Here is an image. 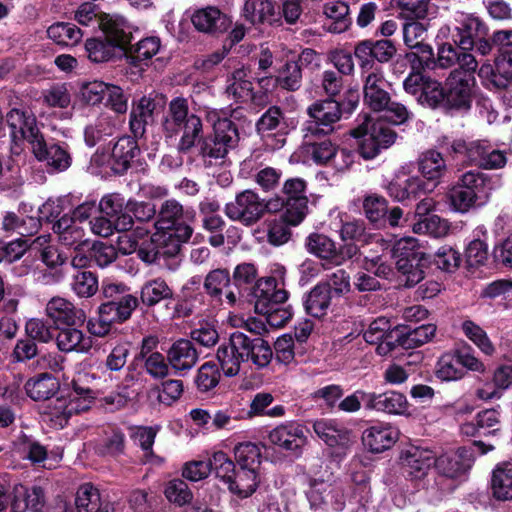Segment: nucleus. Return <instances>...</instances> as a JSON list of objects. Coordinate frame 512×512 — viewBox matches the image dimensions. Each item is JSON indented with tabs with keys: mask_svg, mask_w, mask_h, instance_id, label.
<instances>
[{
	"mask_svg": "<svg viewBox=\"0 0 512 512\" xmlns=\"http://www.w3.org/2000/svg\"><path fill=\"white\" fill-rule=\"evenodd\" d=\"M14 139H25L37 160L45 162L55 172H62L71 166L72 158L65 142H47L40 132L36 117L28 111L12 109L6 118Z\"/></svg>",
	"mask_w": 512,
	"mask_h": 512,
	"instance_id": "nucleus-1",
	"label": "nucleus"
},
{
	"mask_svg": "<svg viewBox=\"0 0 512 512\" xmlns=\"http://www.w3.org/2000/svg\"><path fill=\"white\" fill-rule=\"evenodd\" d=\"M217 360L227 377L239 373L242 363L251 362L262 369L269 365L273 351L269 343L260 336H249L243 332H233L227 343L217 349Z\"/></svg>",
	"mask_w": 512,
	"mask_h": 512,
	"instance_id": "nucleus-2",
	"label": "nucleus"
},
{
	"mask_svg": "<svg viewBox=\"0 0 512 512\" xmlns=\"http://www.w3.org/2000/svg\"><path fill=\"white\" fill-rule=\"evenodd\" d=\"M196 219V212L192 207H184L176 199L165 200L157 214L154 227L157 233L153 241L172 240L173 250H178L180 243L187 242L193 233L191 224Z\"/></svg>",
	"mask_w": 512,
	"mask_h": 512,
	"instance_id": "nucleus-3",
	"label": "nucleus"
},
{
	"mask_svg": "<svg viewBox=\"0 0 512 512\" xmlns=\"http://www.w3.org/2000/svg\"><path fill=\"white\" fill-rule=\"evenodd\" d=\"M162 125L167 137L180 135L177 147L182 153L189 152L203 133L201 118L189 111L188 100L183 97H176L170 101Z\"/></svg>",
	"mask_w": 512,
	"mask_h": 512,
	"instance_id": "nucleus-4",
	"label": "nucleus"
},
{
	"mask_svg": "<svg viewBox=\"0 0 512 512\" xmlns=\"http://www.w3.org/2000/svg\"><path fill=\"white\" fill-rule=\"evenodd\" d=\"M385 85L386 80L380 69L369 72L364 79V102L372 111L384 112L385 118L391 123L403 124L410 118L411 113L405 105L391 100Z\"/></svg>",
	"mask_w": 512,
	"mask_h": 512,
	"instance_id": "nucleus-5",
	"label": "nucleus"
},
{
	"mask_svg": "<svg viewBox=\"0 0 512 512\" xmlns=\"http://www.w3.org/2000/svg\"><path fill=\"white\" fill-rule=\"evenodd\" d=\"M239 142L238 128L234 122H221L216 132L198 141L199 155L205 167L221 166L225 163L229 151Z\"/></svg>",
	"mask_w": 512,
	"mask_h": 512,
	"instance_id": "nucleus-6",
	"label": "nucleus"
},
{
	"mask_svg": "<svg viewBox=\"0 0 512 512\" xmlns=\"http://www.w3.org/2000/svg\"><path fill=\"white\" fill-rule=\"evenodd\" d=\"M351 135L360 138L359 153L365 159L375 158L383 149L389 148L396 139V133L382 122L371 124L368 115L363 116V122L351 130Z\"/></svg>",
	"mask_w": 512,
	"mask_h": 512,
	"instance_id": "nucleus-7",
	"label": "nucleus"
},
{
	"mask_svg": "<svg viewBox=\"0 0 512 512\" xmlns=\"http://www.w3.org/2000/svg\"><path fill=\"white\" fill-rule=\"evenodd\" d=\"M138 306L135 296H125L120 301H107L98 308V317L87 321L88 331L97 337L106 336L113 324L128 320Z\"/></svg>",
	"mask_w": 512,
	"mask_h": 512,
	"instance_id": "nucleus-8",
	"label": "nucleus"
},
{
	"mask_svg": "<svg viewBox=\"0 0 512 512\" xmlns=\"http://www.w3.org/2000/svg\"><path fill=\"white\" fill-rule=\"evenodd\" d=\"M331 259V263L339 265L344 259L343 256L336 254L334 243L322 237V261ZM326 264L322 262V295L326 293L331 299L339 297L349 291V276L341 268H326Z\"/></svg>",
	"mask_w": 512,
	"mask_h": 512,
	"instance_id": "nucleus-9",
	"label": "nucleus"
},
{
	"mask_svg": "<svg viewBox=\"0 0 512 512\" xmlns=\"http://www.w3.org/2000/svg\"><path fill=\"white\" fill-rule=\"evenodd\" d=\"M427 36V27L421 22L411 21L403 26L404 43L415 52L406 55L414 69L432 68L434 66V53L429 44L424 43Z\"/></svg>",
	"mask_w": 512,
	"mask_h": 512,
	"instance_id": "nucleus-10",
	"label": "nucleus"
},
{
	"mask_svg": "<svg viewBox=\"0 0 512 512\" xmlns=\"http://www.w3.org/2000/svg\"><path fill=\"white\" fill-rule=\"evenodd\" d=\"M224 213L232 221L252 226L263 217V199L252 190H244L225 205Z\"/></svg>",
	"mask_w": 512,
	"mask_h": 512,
	"instance_id": "nucleus-11",
	"label": "nucleus"
},
{
	"mask_svg": "<svg viewBox=\"0 0 512 512\" xmlns=\"http://www.w3.org/2000/svg\"><path fill=\"white\" fill-rule=\"evenodd\" d=\"M478 77L482 85L489 90H503L512 82V51H502L494 58L481 63Z\"/></svg>",
	"mask_w": 512,
	"mask_h": 512,
	"instance_id": "nucleus-12",
	"label": "nucleus"
},
{
	"mask_svg": "<svg viewBox=\"0 0 512 512\" xmlns=\"http://www.w3.org/2000/svg\"><path fill=\"white\" fill-rule=\"evenodd\" d=\"M165 106V97L150 93L143 95L134 102L130 111L129 127L134 137H143L147 125L154 122L155 114H158Z\"/></svg>",
	"mask_w": 512,
	"mask_h": 512,
	"instance_id": "nucleus-13",
	"label": "nucleus"
},
{
	"mask_svg": "<svg viewBox=\"0 0 512 512\" xmlns=\"http://www.w3.org/2000/svg\"><path fill=\"white\" fill-rule=\"evenodd\" d=\"M277 271L280 273V280L275 277H266L259 279L256 283L254 293L257 313H267L268 307L281 305L288 299L283 281L284 267H278Z\"/></svg>",
	"mask_w": 512,
	"mask_h": 512,
	"instance_id": "nucleus-14",
	"label": "nucleus"
},
{
	"mask_svg": "<svg viewBox=\"0 0 512 512\" xmlns=\"http://www.w3.org/2000/svg\"><path fill=\"white\" fill-rule=\"evenodd\" d=\"M452 25L456 32L452 37L460 50L472 47L479 37L488 36L489 30L486 24L471 13L456 11L453 14Z\"/></svg>",
	"mask_w": 512,
	"mask_h": 512,
	"instance_id": "nucleus-15",
	"label": "nucleus"
},
{
	"mask_svg": "<svg viewBox=\"0 0 512 512\" xmlns=\"http://www.w3.org/2000/svg\"><path fill=\"white\" fill-rule=\"evenodd\" d=\"M310 117L303 125V143L301 152L305 159L320 164V102H315L307 110Z\"/></svg>",
	"mask_w": 512,
	"mask_h": 512,
	"instance_id": "nucleus-16",
	"label": "nucleus"
},
{
	"mask_svg": "<svg viewBox=\"0 0 512 512\" xmlns=\"http://www.w3.org/2000/svg\"><path fill=\"white\" fill-rule=\"evenodd\" d=\"M132 28V25L123 16L108 13L103 15V21L99 27L104 38L123 51H127L131 42Z\"/></svg>",
	"mask_w": 512,
	"mask_h": 512,
	"instance_id": "nucleus-17",
	"label": "nucleus"
},
{
	"mask_svg": "<svg viewBox=\"0 0 512 512\" xmlns=\"http://www.w3.org/2000/svg\"><path fill=\"white\" fill-rule=\"evenodd\" d=\"M268 438L273 445L296 454L307 441L304 427L296 422H287L275 427L270 431Z\"/></svg>",
	"mask_w": 512,
	"mask_h": 512,
	"instance_id": "nucleus-18",
	"label": "nucleus"
},
{
	"mask_svg": "<svg viewBox=\"0 0 512 512\" xmlns=\"http://www.w3.org/2000/svg\"><path fill=\"white\" fill-rule=\"evenodd\" d=\"M199 354L192 341L178 339L167 350V361L176 375L184 376L197 363Z\"/></svg>",
	"mask_w": 512,
	"mask_h": 512,
	"instance_id": "nucleus-19",
	"label": "nucleus"
},
{
	"mask_svg": "<svg viewBox=\"0 0 512 512\" xmlns=\"http://www.w3.org/2000/svg\"><path fill=\"white\" fill-rule=\"evenodd\" d=\"M475 82V77H464L460 70H452L446 79L447 102L457 108H468Z\"/></svg>",
	"mask_w": 512,
	"mask_h": 512,
	"instance_id": "nucleus-20",
	"label": "nucleus"
},
{
	"mask_svg": "<svg viewBox=\"0 0 512 512\" xmlns=\"http://www.w3.org/2000/svg\"><path fill=\"white\" fill-rule=\"evenodd\" d=\"M436 463L433 451L425 448L411 447L401 457L404 473L412 479H421Z\"/></svg>",
	"mask_w": 512,
	"mask_h": 512,
	"instance_id": "nucleus-21",
	"label": "nucleus"
},
{
	"mask_svg": "<svg viewBox=\"0 0 512 512\" xmlns=\"http://www.w3.org/2000/svg\"><path fill=\"white\" fill-rule=\"evenodd\" d=\"M46 314L56 325L74 326L86 320L83 309L76 308L72 302L59 296L48 301Z\"/></svg>",
	"mask_w": 512,
	"mask_h": 512,
	"instance_id": "nucleus-22",
	"label": "nucleus"
},
{
	"mask_svg": "<svg viewBox=\"0 0 512 512\" xmlns=\"http://www.w3.org/2000/svg\"><path fill=\"white\" fill-rule=\"evenodd\" d=\"M399 431L388 423H375L366 428L363 443L371 452L380 453L391 448L398 440Z\"/></svg>",
	"mask_w": 512,
	"mask_h": 512,
	"instance_id": "nucleus-23",
	"label": "nucleus"
},
{
	"mask_svg": "<svg viewBox=\"0 0 512 512\" xmlns=\"http://www.w3.org/2000/svg\"><path fill=\"white\" fill-rule=\"evenodd\" d=\"M498 180L478 170H470L461 175L458 183L486 204L492 192L498 187Z\"/></svg>",
	"mask_w": 512,
	"mask_h": 512,
	"instance_id": "nucleus-24",
	"label": "nucleus"
},
{
	"mask_svg": "<svg viewBox=\"0 0 512 512\" xmlns=\"http://www.w3.org/2000/svg\"><path fill=\"white\" fill-rule=\"evenodd\" d=\"M80 412H85V406L78 405L69 396L51 397L44 409V415L57 428H63L74 414Z\"/></svg>",
	"mask_w": 512,
	"mask_h": 512,
	"instance_id": "nucleus-25",
	"label": "nucleus"
},
{
	"mask_svg": "<svg viewBox=\"0 0 512 512\" xmlns=\"http://www.w3.org/2000/svg\"><path fill=\"white\" fill-rule=\"evenodd\" d=\"M138 137L124 136L117 140L109 158V167L116 174H123L130 167L131 161L140 153Z\"/></svg>",
	"mask_w": 512,
	"mask_h": 512,
	"instance_id": "nucleus-26",
	"label": "nucleus"
},
{
	"mask_svg": "<svg viewBox=\"0 0 512 512\" xmlns=\"http://www.w3.org/2000/svg\"><path fill=\"white\" fill-rule=\"evenodd\" d=\"M472 453L462 447L455 452L441 455L436 459V468L445 476L456 478L465 474L472 466Z\"/></svg>",
	"mask_w": 512,
	"mask_h": 512,
	"instance_id": "nucleus-27",
	"label": "nucleus"
},
{
	"mask_svg": "<svg viewBox=\"0 0 512 512\" xmlns=\"http://www.w3.org/2000/svg\"><path fill=\"white\" fill-rule=\"evenodd\" d=\"M352 23L349 6L342 1L325 4L322 29L329 33L341 34L347 31Z\"/></svg>",
	"mask_w": 512,
	"mask_h": 512,
	"instance_id": "nucleus-28",
	"label": "nucleus"
},
{
	"mask_svg": "<svg viewBox=\"0 0 512 512\" xmlns=\"http://www.w3.org/2000/svg\"><path fill=\"white\" fill-rule=\"evenodd\" d=\"M191 21L198 31L205 33L223 32L227 30L231 24L227 15L215 7H206L197 10L192 15Z\"/></svg>",
	"mask_w": 512,
	"mask_h": 512,
	"instance_id": "nucleus-29",
	"label": "nucleus"
},
{
	"mask_svg": "<svg viewBox=\"0 0 512 512\" xmlns=\"http://www.w3.org/2000/svg\"><path fill=\"white\" fill-rule=\"evenodd\" d=\"M56 344L62 352L87 353L92 348L93 342L90 336L73 326L62 328L56 335Z\"/></svg>",
	"mask_w": 512,
	"mask_h": 512,
	"instance_id": "nucleus-30",
	"label": "nucleus"
},
{
	"mask_svg": "<svg viewBox=\"0 0 512 512\" xmlns=\"http://www.w3.org/2000/svg\"><path fill=\"white\" fill-rule=\"evenodd\" d=\"M491 494L497 501L512 500V463L502 462L492 471Z\"/></svg>",
	"mask_w": 512,
	"mask_h": 512,
	"instance_id": "nucleus-31",
	"label": "nucleus"
},
{
	"mask_svg": "<svg viewBox=\"0 0 512 512\" xmlns=\"http://www.w3.org/2000/svg\"><path fill=\"white\" fill-rule=\"evenodd\" d=\"M15 497L11 503V512H25L30 509L32 512H41L45 504L42 488L34 486L31 489L23 485L14 488Z\"/></svg>",
	"mask_w": 512,
	"mask_h": 512,
	"instance_id": "nucleus-32",
	"label": "nucleus"
},
{
	"mask_svg": "<svg viewBox=\"0 0 512 512\" xmlns=\"http://www.w3.org/2000/svg\"><path fill=\"white\" fill-rule=\"evenodd\" d=\"M249 70L244 67L236 69L227 78L225 92L236 102H247L253 99V84Z\"/></svg>",
	"mask_w": 512,
	"mask_h": 512,
	"instance_id": "nucleus-33",
	"label": "nucleus"
},
{
	"mask_svg": "<svg viewBox=\"0 0 512 512\" xmlns=\"http://www.w3.org/2000/svg\"><path fill=\"white\" fill-rule=\"evenodd\" d=\"M59 382L49 373L30 378L25 383L26 394L34 401H48L59 390Z\"/></svg>",
	"mask_w": 512,
	"mask_h": 512,
	"instance_id": "nucleus-34",
	"label": "nucleus"
},
{
	"mask_svg": "<svg viewBox=\"0 0 512 512\" xmlns=\"http://www.w3.org/2000/svg\"><path fill=\"white\" fill-rule=\"evenodd\" d=\"M368 399L370 400V409L373 410L389 414H403L408 409V401L405 395L396 391L380 394L371 392Z\"/></svg>",
	"mask_w": 512,
	"mask_h": 512,
	"instance_id": "nucleus-35",
	"label": "nucleus"
},
{
	"mask_svg": "<svg viewBox=\"0 0 512 512\" xmlns=\"http://www.w3.org/2000/svg\"><path fill=\"white\" fill-rule=\"evenodd\" d=\"M258 484V473L254 468L239 467L233 473L227 486L231 493L240 498H247L256 491Z\"/></svg>",
	"mask_w": 512,
	"mask_h": 512,
	"instance_id": "nucleus-36",
	"label": "nucleus"
},
{
	"mask_svg": "<svg viewBox=\"0 0 512 512\" xmlns=\"http://www.w3.org/2000/svg\"><path fill=\"white\" fill-rule=\"evenodd\" d=\"M53 230L58 234V239L64 246L67 247H81L84 243V229L67 215L58 219L54 225Z\"/></svg>",
	"mask_w": 512,
	"mask_h": 512,
	"instance_id": "nucleus-37",
	"label": "nucleus"
},
{
	"mask_svg": "<svg viewBox=\"0 0 512 512\" xmlns=\"http://www.w3.org/2000/svg\"><path fill=\"white\" fill-rule=\"evenodd\" d=\"M173 298V290L163 278L147 280L141 287L140 299L147 307Z\"/></svg>",
	"mask_w": 512,
	"mask_h": 512,
	"instance_id": "nucleus-38",
	"label": "nucleus"
},
{
	"mask_svg": "<svg viewBox=\"0 0 512 512\" xmlns=\"http://www.w3.org/2000/svg\"><path fill=\"white\" fill-rule=\"evenodd\" d=\"M419 172L428 181L436 183L445 175L447 165L441 153L435 150H429L423 153L419 158Z\"/></svg>",
	"mask_w": 512,
	"mask_h": 512,
	"instance_id": "nucleus-39",
	"label": "nucleus"
},
{
	"mask_svg": "<svg viewBox=\"0 0 512 512\" xmlns=\"http://www.w3.org/2000/svg\"><path fill=\"white\" fill-rule=\"evenodd\" d=\"M246 20L252 24L277 21L275 7L271 0H247L243 8Z\"/></svg>",
	"mask_w": 512,
	"mask_h": 512,
	"instance_id": "nucleus-40",
	"label": "nucleus"
},
{
	"mask_svg": "<svg viewBox=\"0 0 512 512\" xmlns=\"http://www.w3.org/2000/svg\"><path fill=\"white\" fill-rule=\"evenodd\" d=\"M41 222L37 217L20 218L14 212H6L2 220V230L7 233H17L26 237L37 233Z\"/></svg>",
	"mask_w": 512,
	"mask_h": 512,
	"instance_id": "nucleus-41",
	"label": "nucleus"
},
{
	"mask_svg": "<svg viewBox=\"0 0 512 512\" xmlns=\"http://www.w3.org/2000/svg\"><path fill=\"white\" fill-rule=\"evenodd\" d=\"M322 441L327 446L326 453L333 458L342 457L351 442L347 431L328 426L322 428Z\"/></svg>",
	"mask_w": 512,
	"mask_h": 512,
	"instance_id": "nucleus-42",
	"label": "nucleus"
},
{
	"mask_svg": "<svg viewBox=\"0 0 512 512\" xmlns=\"http://www.w3.org/2000/svg\"><path fill=\"white\" fill-rule=\"evenodd\" d=\"M92 232L101 237H108L113 234L114 230L119 232L128 231L132 228L133 222L130 215H125L117 219L107 216L94 218L89 222Z\"/></svg>",
	"mask_w": 512,
	"mask_h": 512,
	"instance_id": "nucleus-43",
	"label": "nucleus"
},
{
	"mask_svg": "<svg viewBox=\"0 0 512 512\" xmlns=\"http://www.w3.org/2000/svg\"><path fill=\"white\" fill-rule=\"evenodd\" d=\"M48 37L58 45L75 46L83 37L81 29L75 24L57 22L47 29Z\"/></svg>",
	"mask_w": 512,
	"mask_h": 512,
	"instance_id": "nucleus-44",
	"label": "nucleus"
},
{
	"mask_svg": "<svg viewBox=\"0 0 512 512\" xmlns=\"http://www.w3.org/2000/svg\"><path fill=\"white\" fill-rule=\"evenodd\" d=\"M435 374L442 381H457L465 376L466 371L461 367L457 354L453 351L439 357Z\"/></svg>",
	"mask_w": 512,
	"mask_h": 512,
	"instance_id": "nucleus-45",
	"label": "nucleus"
},
{
	"mask_svg": "<svg viewBox=\"0 0 512 512\" xmlns=\"http://www.w3.org/2000/svg\"><path fill=\"white\" fill-rule=\"evenodd\" d=\"M50 235H41L35 238L30 247L40 253L42 262L51 269H54L66 261L67 257L59 250L50 245Z\"/></svg>",
	"mask_w": 512,
	"mask_h": 512,
	"instance_id": "nucleus-46",
	"label": "nucleus"
},
{
	"mask_svg": "<svg viewBox=\"0 0 512 512\" xmlns=\"http://www.w3.org/2000/svg\"><path fill=\"white\" fill-rule=\"evenodd\" d=\"M231 278L227 269H214L204 280L203 287L206 293L214 300L222 302L225 289L230 288Z\"/></svg>",
	"mask_w": 512,
	"mask_h": 512,
	"instance_id": "nucleus-47",
	"label": "nucleus"
},
{
	"mask_svg": "<svg viewBox=\"0 0 512 512\" xmlns=\"http://www.w3.org/2000/svg\"><path fill=\"white\" fill-rule=\"evenodd\" d=\"M72 291L82 298L92 297L99 288L97 276L87 270H76L70 283Z\"/></svg>",
	"mask_w": 512,
	"mask_h": 512,
	"instance_id": "nucleus-48",
	"label": "nucleus"
},
{
	"mask_svg": "<svg viewBox=\"0 0 512 512\" xmlns=\"http://www.w3.org/2000/svg\"><path fill=\"white\" fill-rule=\"evenodd\" d=\"M161 41L156 36H149L141 39L134 46L127 49L126 55L132 63L148 61L159 53Z\"/></svg>",
	"mask_w": 512,
	"mask_h": 512,
	"instance_id": "nucleus-49",
	"label": "nucleus"
},
{
	"mask_svg": "<svg viewBox=\"0 0 512 512\" xmlns=\"http://www.w3.org/2000/svg\"><path fill=\"white\" fill-rule=\"evenodd\" d=\"M461 330L482 353L487 356H492L495 353V346L489 339L487 333L478 324L469 319L464 320L461 324Z\"/></svg>",
	"mask_w": 512,
	"mask_h": 512,
	"instance_id": "nucleus-50",
	"label": "nucleus"
},
{
	"mask_svg": "<svg viewBox=\"0 0 512 512\" xmlns=\"http://www.w3.org/2000/svg\"><path fill=\"white\" fill-rule=\"evenodd\" d=\"M75 503L78 512H99L102 506L99 490L90 483L81 485Z\"/></svg>",
	"mask_w": 512,
	"mask_h": 512,
	"instance_id": "nucleus-51",
	"label": "nucleus"
},
{
	"mask_svg": "<svg viewBox=\"0 0 512 512\" xmlns=\"http://www.w3.org/2000/svg\"><path fill=\"white\" fill-rule=\"evenodd\" d=\"M448 199L451 208L454 211L462 214L469 212L476 206L484 205L483 203L478 202L477 197L474 196L470 191L466 190L458 182L450 189L448 193Z\"/></svg>",
	"mask_w": 512,
	"mask_h": 512,
	"instance_id": "nucleus-52",
	"label": "nucleus"
},
{
	"mask_svg": "<svg viewBox=\"0 0 512 512\" xmlns=\"http://www.w3.org/2000/svg\"><path fill=\"white\" fill-rule=\"evenodd\" d=\"M391 253L395 261L401 258H408L410 261L425 260V253L414 237H403L396 240L392 245Z\"/></svg>",
	"mask_w": 512,
	"mask_h": 512,
	"instance_id": "nucleus-53",
	"label": "nucleus"
},
{
	"mask_svg": "<svg viewBox=\"0 0 512 512\" xmlns=\"http://www.w3.org/2000/svg\"><path fill=\"white\" fill-rule=\"evenodd\" d=\"M436 327L433 324L407 329L401 326L402 348L412 349L427 343L435 335Z\"/></svg>",
	"mask_w": 512,
	"mask_h": 512,
	"instance_id": "nucleus-54",
	"label": "nucleus"
},
{
	"mask_svg": "<svg viewBox=\"0 0 512 512\" xmlns=\"http://www.w3.org/2000/svg\"><path fill=\"white\" fill-rule=\"evenodd\" d=\"M85 50L92 62L103 63L115 57L117 48L105 38H90L85 42Z\"/></svg>",
	"mask_w": 512,
	"mask_h": 512,
	"instance_id": "nucleus-55",
	"label": "nucleus"
},
{
	"mask_svg": "<svg viewBox=\"0 0 512 512\" xmlns=\"http://www.w3.org/2000/svg\"><path fill=\"white\" fill-rule=\"evenodd\" d=\"M395 264L402 276L401 282L407 287L418 284L424 278L425 260L410 261L408 258H401Z\"/></svg>",
	"mask_w": 512,
	"mask_h": 512,
	"instance_id": "nucleus-56",
	"label": "nucleus"
},
{
	"mask_svg": "<svg viewBox=\"0 0 512 512\" xmlns=\"http://www.w3.org/2000/svg\"><path fill=\"white\" fill-rule=\"evenodd\" d=\"M487 147L488 144L486 142L479 141L467 143L464 140H455L451 144V149L454 153L465 155L470 163L479 167L482 166Z\"/></svg>",
	"mask_w": 512,
	"mask_h": 512,
	"instance_id": "nucleus-57",
	"label": "nucleus"
},
{
	"mask_svg": "<svg viewBox=\"0 0 512 512\" xmlns=\"http://www.w3.org/2000/svg\"><path fill=\"white\" fill-rule=\"evenodd\" d=\"M487 230L484 225L478 226L474 230L473 239L466 248V258L471 266L481 265L487 260L488 257V246L484 240H481V236H486Z\"/></svg>",
	"mask_w": 512,
	"mask_h": 512,
	"instance_id": "nucleus-58",
	"label": "nucleus"
},
{
	"mask_svg": "<svg viewBox=\"0 0 512 512\" xmlns=\"http://www.w3.org/2000/svg\"><path fill=\"white\" fill-rule=\"evenodd\" d=\"M234 455L239 467L254 468L257 471L261 462V448L257 444L239 443L234 448Z\"/></svg>",
	"mask_w": 512,
	"mask_h": 512,
	"instance_id": "nucleus-59",
	"label": "nucleus"
},
{
	"mask_svg": "<svg viewBox=\"0 0 512 512\" xmlns=\"http://www.w3.org/2000/svg\"><path fill=\"white\" fill-rule=\"evenodd\" d=\"M307 210V197H288L286 198L284 211L279 217L284 219L286 223L297 226L305 218Z\"/></svg>",
	"mask_w": 512,
	"mask_h": 512,
	"instance_id": "nucleus-60",
	"label": "nucleus"
},
{
	"mask_svg": "<svg viewBox=\"0 0 512 512\" xmlns=\"http://www.w3.org/2000/svg\"><path fill=\"white\" fill-rule=\"evenodd\" d=\"M221 378L219 367L214 362H205L200 366L195 377V384L200 392H208L217 387Z\"/></svg>",
	"mask_w": 512,
	"mask_h": 512,
	"instance_id": "nucleus-61",
	"label": "nucleus"
},
{
	"mask_svg": "<svg viewBox=\"0 0 512 512\" xmlns=\"http://www.w3.org/2000/svg\"><path fill=\"white\" fill-rule=\"evenodd\" d=\"M265 224L267 227V241L270 244L274 246H280L288 242L291 237V225L286 223L284 219L275 217L273 219L267 220Z\"/></svg>",
	"mask_w": 512,
	"mask_h": 512,
	"instance_id": "nucleus-62",
	"label": "nucleus"
},
{
	"mask_svg": "<svg viewBox=\"0 0 512 512\" xmlns=\"http://www.w3.org/2000/svg\"><path fill=\"white\" fill-rule=\"evenodd\" d=\"M210 472L214 471L216 476L227 484L235 472L234 462L222 451L213 453L209 459Z\"/></svg>",
	"mask_w": 512,
	"mask_h": 512,
	"instance_id": "nucleus-63",
	"label": "nucleus"
},
{
	"mask_svg": "<svg viewBox=\"0 0 512 512\" xmlns=\"http://www.w3.org/2000/svg\"><path fill=\"white\" fill-rule=\"evenodd\" d=\"M445 98L446 94L444 93L441 83L427 78L417 100L422 105L435 108L442 103Z\"/></svg>",
	"mask_w": 512,
	"mask_h": 512,
	"instance_id": "nucleus-64",
	"label": "nucleus"
}]
</instances>
